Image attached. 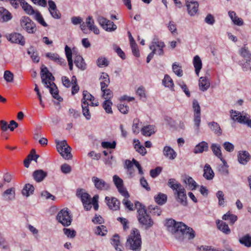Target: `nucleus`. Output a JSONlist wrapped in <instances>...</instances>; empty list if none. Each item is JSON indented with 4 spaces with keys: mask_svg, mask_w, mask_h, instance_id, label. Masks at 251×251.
<instances>
[{
    "mask_svg": "<svg viewBox=\"0 0 251 251\" xmlns=\"http://www.w3.org/2000/svg\"><path fill=\"white\" fill-rule=\"evenodd\" d=\"M133 142L134 143V148L136 149V151L142 155H145L147 153L146 149L144 146L140 144L139 141L134 139Z\"/></svg>",
    "mask_w": 251,
    "mask_h": 251,
    "instance_id": "43",
    "label": "nucleus"
},
{
    "mask_svg": "<svg viewBox=\"0 0 251 251\" xmlns=\"http://www.w3.org/2000/svg\"><path fill=\"white\" fill-rule=\"evenodd\" d=\"M83 98L81 100V103H88L87 100L91 101L90 105L97 106L99 105V102L97 101H95V98L90 93H89L87 91L84 90L83 92Z\"/></svg>",
    "mask_w": 251,
    "mask_h": 251,
    "instance_id": "14",
    "label": "nucleus"
},
{
    "mask_svg": "<svg viewBox=\"0 0 251 251\" xmlns=\"http://www.w3.org/2000/svg\"><path fill=\"white\" fill-rule=\"evenodd\" d=\"M109 208L113 210H117L120 208V201L116 198L112 197L111 199L108 197L105 198Z\"/></svg>",
    "mask_w": 251,
    "mask_h": 251,
    "instance_id": "17",
    "label": "nucleus"
},
{
    "mask_svg": "<svg viewBox=\"0 0 251 251\" xmlns=\"http://www.w3.org/2000/svg\"><path fill=\"white\" fill-rule=\"evenodd\" d=\"M185 182L189 186L190 189L193 190L196 188L197 183L191 177H187L185 180Z\"/></svg>",
    "mask_w": 251,
    "mask_h": 251,
    "instance_id": "54",
    "label": "nucleus"
},
{
    "mask_svg": "<svg viewBox=\"0 0 251 251\" xmlns=\"http://www.w3.org/2000/svg\"><path fill=\"white\" fill-rule=\"evenodd\" d=\"M116 146V142L115 141L112 142H102L101 143V146L104 149H115Z\"/></svg>",
    "mask_w": 251,
    "mask_h": 251,
    "instance_id": "60",
    "label": "nucleus"
},
{
    "mask_svg": "<svg viewBox=\"0 0 251 251\" xmlns=\"http://www.w3.org/2000/svg\"><path fill=\"white\" fill-rule=\"evenodd\" d=\"M186 4L189 14L191 16L195 15L198 11V2L194 0H186Z\"/></svg>",
    "mask_w": 251,
    "mask_h": 251,
    "instance_id": "12",
    "label": "nucleus"
},
{
    "mask_svg": "<svg viewBox=\"0 0 251 251\" xmlns=\"http://www.w3.org/2000/svg\"><path fill=\"white\" fill-rule=\"evenodd\" d=\"M223 165L218 167L219 172L222 175H226L228 174V165L225 160V162H223Z\"/></svg>",
    "mask_w": 251,
    "mask_h": 251,
    "instance_id": "56",
    "label": "nucleus"
},
{
    "mask_svg": "<svg viewBox=\"0 0 251 251\" xmlns=\"http://www.w3.org/2000/svg\"><path fill=\"white\" fill-rule=\"evenodd\" d=\"M85 23L90 30L93 31L96 34H99V29L95 25L94 20L92 16H89L86 18Z\"/></svg>",
    "mask_w": 251,
    "mask_h": 251,
    "instance_id": "22",
    "label": "nucleus"
},
{
    "mask_svg": "<svg viewBox=\"0 0 251 251\" xmlns=\"http://www.w3.org/2000/svg\"><path fill=\"white\" fill-rule=\"evenodd\" d=\"M27 53L30 55L32 61L35 63H38L39 61L40 58L38 53L32 48H30L27 51Z\"/></svg>",
    "mask_w": 251,
    "mask_h": 251,
    "instance_id": "50",
    "label": "nucleus"
},
{
    "mask_svg": "<svg viewBox=\"0 0 251 251\" xmlns=\"http://www.w3.org/2000/svg\"><path fill=\"white\" fill-rule=\"evenodd\" d=\"M172 69L174 73L178 76H181L183 75V71L181 67L176 63H174L172 65Z\"/></svg>",
    "mask_w": 251,
    "mask_h": 251,
    "instance_id": "52",
    "label": "nucleus"
},
{
    "mask_svg": "<svg viewBox=\"0 0 251 251\" xmlns=\"http://www.w3.org/2000/svg\"><path fill=\"white\" fill-rule=\"evenodd\" d=\"M107 232L106 227L103 226H99L95 229V233L98 235L105 236Z\"/></svg>",
    "mask_w": 251,
    "mask_h": 251,
    "instance_id": "49",
    "label": "nucleus"
},
{
    "mask_svg": "<svg viewBox=\"0 0 251 251\" xmlns=\"http://www.w3.org/2000/svg\"><path fill=\"white\" fill-rule=\"evenodd\" d=\"M2 196L6 201H11L15 198V189L11 188L5 190L2 194Z\"/></svg>",
    "mask_w": 251,
    "mask_h": 251,
    "instance_id": "38",
    "label": "nucleus"
},
{
    "mask_svg": "<svg viewBox=\"0 0 251 251\" xmlns=\"http://www.w3.org/2000/svg\"><path fill=\"white\" fill-rule=\"evenodd\" d=\"M47 176V172L42 170H36L33 173V177L34 180L38 182L43 181Z\"/></svg>",
    "mask_w": 251,
    "mask_h": 251,
    "instance_id": "26",
    "label": "nucleus"
},
{
    "mask_svg": "<svg viewBox=\"0 0 251 251\" xmlns=\"http://www.w3.org/2000/svg\"><path fill=\"white\" fill-rule=\"evenodd\" d=\"M165 226L168 231L174 234H181L188 236L189 239L195 237V231L193 229L181 222L176 223L174 220L170 219L166 220Z\"/></svg>",
    "mask_w": 251,
    "mask_h": 251,
    "instance_id": "1",
    "label": "nucleus"
},
{
    "mask_svg": "<svg viewBox=\"0 0 251 251\" xmlns=\"http://www.w3.org/2000/svg\"><path fill=\"white\" fill-rule=\"evenodd\" d=\"M97 21L100 26L107 31L112 32L117 29V25L113 22L101 16H98Z\"/></svg>",
    "mask_w": 251,
    "mask_h": 251,
    "instance_id": "9",
    "label": "nucleus"
},
{
    "mask_svg": "<svg viewBox=\"0 0 251 251\" xmlns=\"http://www.w3.org/2000/svg\"><path fill=\"white\" fill-rule=\"evenodd\" d=\"M193 109L194 111V115H201V107L196 100L193 101Z\"/></svg>",
    "mask_w": 251,
    "mask_h": 251,
    "instance_id": "59",
    "label": "nucleus"
},
{
    "mask_svg": "<svg viewBox=\"0 0 251 251\" xmlns=\"http://www.w3.org/2000/svg\"><path fill=\"white\" fill-rule=\"evenodd\" d=\"M74 63L75 66L79 69L84 70L86 69V64L84 61V59L80 55H77L75 57Z\"/></svg>",
    "mask_w": 251,
    "mask_h": 251,
    "instance_id": "39",
    "label": "nucleus"
},
{
    "mask_svg": "<svg viewBox=\"0 0 251 251\" xmlns=\"http://www.w3.org/2000/svg\"><path fill=\"white\" fill-rule=\"evenodd\" d=\"M208 125L210 129L217 135L220 136L222 134V130L217 123L215 122H209Z\"/></svg>",
    "mask_w": 251,
    "mask_h": 251,
    "instance_id": "32",
    "label": "nucleus"
},
{
    "mask_svg": "<svg viewBox=\"0 0 251 251\" xmlns=\"http://www.w3.org/2000/svg\"><path fill=\"white\" fill-rule=\"evenodd\" d=\"M228 14V16L234 25L238 26H242L244 25V22L243 20L241 18H239L236 15V14L234 11H229Z\"/></svg>",
    "mask_w": 251,
    "mask_h": 251,
    "instance_id": "29",
    "label": "nucleus"
},
{
    "mask_svg": "<svg viewBox=\"0 0 251 251\" xmlns=\"http://www.w3.org/2000/svg\"><path fill=\"white\" fill-rule=\"evenodd\" d=\"M208 150V143L205 141H202L196 146L193 152L196 153H202L203 151H207Z\"/></svg>",
    "mask_w": 251,
    "mask_h": 251,
    "instance_id": "25",
    "label": "nucleus"
},
{
    "mask_svg": "<svg viewBox=\"0 0 251 251\" xmlns=\"http://www.w3.org/2000/svg\"><path fill=\"white\" fill-rule=\"evenodd\" d=\"M217 226L218 229L226 234H230L231 231L228 226L224 222L218 220L217 222Z\"/></svg>",
    "mask_w": 251,
    "mask_h": 251,
    "instance_id": "33",
    "label": "nucleus"
},
{
    "mask_svg": "<svg viewBox=\"0 0 251 251\" xmlns=\"http://www.w3.org/2000/svg\"><path fill=\"white\" fill-rule=\"evenodd\" d=\"M12 18L11 14L5 8L0 7V22H6Z\"/></svg>",
    "mask_w": 251,
    "mask_h": 251,
    "instance_id": "21",
    "label": "nucleus"
},
{
    "mask_svg": "<svg viewBox=\"0 0 251 251\" xmlns=\"http://www.w3.org/2000/svg\"><path fill=\"white\" fill-rule=\"evenodd\" d=\"M113 180L120 194L124 197L129 198V195L126 188L124 186L123 180L117 175L113 176Z\"/></svg>",
    "mask_w": 251,
    "mask_h": 251,
    "instance_id": "10",
    "label": "nucleus"
},
{
    "mask_svg": "<svg viewBox=\"0 0 251 251\" xmlns=\"http://www.w3.org/2000/svg\"><path fill=\"white\" fill-rule=\"evenodd\" d=\"M76 195L81 199L84 209L86 210H90L92 208L91 196L83 189H77Z\"/></svg>",
    "mask_w": 251,
    "mask_h": 251,
    "instance_id": "5",
    "label": "nucleus"
},
{
    "mask_svg": "<svg viewBox=\"0 0 251 251\" xmlns=\"http://www.w3.org/2000/svg\"><path fill=\"white\" fill-rule=\"evenodd\" d=\"M225 150L228 152H232L234 150V146L229 142H225L223 144Z\"/></svg>",
    "mask_w": 251,
    "mask_h": 251,
    "instance_id": "64",
    "label": "nucleus"
},
{
    "mask_svg": "<svg viewBox=\"0 0 251 251\" xmlns=\"http://www.w3.org/2000/svg\"><path fill=\"white\" fill-rule=\"evenodd\" d=\"M41 75L42 82L44 84H47V82L49 80H54V77L46 67L41 69Z\"/></svg>",
    "mask_w": 251,
    "mask_h": 251,
    "instance_id": "18",
    "label": "nucleus"
},
{
    "mask_svg": "<svg viewBox=\"0 0 251 251\" xmlns=\"http://www.w3.org/2000/svg\"><path fill=\"white\" fill-rule=\"evenodd\" d=\"M112 102L110 100H106L104 101L102 103V107L105 110V112L108 114H112L113 111L112 110Z\"/></svg>",
    "mask_w": 251,
    "mask_h": 251,
    "instance_id": "46",
    "label": "nucleus"
},
{
    "mask_svg": "<svg viewBox=\"0 0 251 251\" xmlns=\"http://www.w3.org/2000/svg\"><path fill=\"white\" fill-rule=\"evenodd\" d=\"M141 132L143 135L150 136L155 133V127L153 125L144 126L142 128Z\"/></svg>",
    "mask_w": 251,
    "mask_h": 251,
    "instance_id": "34",
    "label": "nucleus"
},
{
    "mask_svg": "<svg viewBox=\"0 0 251 251\" xmlns=\"http://www.w3.org/2000/svg\"><path fill=\"white\" fill-rule=\"evenodd\" d=\"M34 191V187L30 184H26L22 190V194L26 197L32 194Z\"/></svg>",
    "mask_w": 251,
    "mask_h": 251,
    "instance_id": "42",
    "label": "nucleus"
},
{
    "mask_svg": "<svg viewBox=\"0 0 251 251\" xmlns=\"http://www.w3.org/2000/svg\"><path fill=\"white\" fill-rule=\"evenodd\" d=\"M251 156L247 151H242L238 152V160L239 162L243 165H246L250 160Z\"/></svg>",
    "mask_w": 251,
    "mask_h": 251,
    "instance_id": "16",
    "label": "nucleus"
},
{
    "mask_svg": "<svg viewBox=\"0 0 251 251\" xmlns=\"http://www.w3.org/2000/svg\"><path fill=\"white\" fill-rule=\"evenodd\" d=\"M216 197L218 199V203L220 206H224L225 201L224 194L222 191H218L216 193Z\"/></svg>",
    "mask_w": 251,
    "mask_h": 251,
    "instance_id": "57",
    "label": "nucleus"
},
{
    "mask_svg": "<svg viewBox=\"0 0 251 251\" xmlns=\"http://www.w3.org/2000/svg\"><path fill=\"white\" fill-rule=\"evenodd\" d=\"M51 80H49L47 82V84H45L46 86L50 89V92L54 99L59 101H62L63 99L58 95V90L56 86L53 82H51Z\"/></svg>",
    "mask_w": 251,
    "mask_h": 251,
    "instance_id": "13",
    "label": "nucleus"
},
{
    "mask_svg": "<svg viewBox=\"0 0 251 251\" xmlns=\"http://www.w3.org/2000/svg\"><path fill=\"white\" fill-rule=\"evenodd\" d=\"M138 213L137 218L139 222L146 226V228L151 227L153 224V221L147 214L145 206L139 201H136Z\"/></svg>",
    "mask_w": 251,
    "mask_h": 251,
    "instance_id": "2",
    "label": "nucleus"
},
{
    "mask_svg": "<svg viewBox=\"0 0 251 251\" xmlns=\"http://www.w3.org/2000/svg\"><path fill=\"white\" fill-rule=\"evenodd\" d=\"M164 47V42L159 40L157 38H154L150 46V49L152 50V51L148 55L147 62L149 63L155 53L159 55H162L164 54L163 48Z\"/></svg>",
    "mask_w": 251,
    "mask_h": 251,
    "instance_id": "4",
    "label": "nucleus"
},
{
    "mask_svg": "<svg viewBox=\"0 0 251 251\" xmlns=\"http://www.w3.org/2000/svg\"><path fill=\"white\" fill-rule=\"evenodd\" d=\"M163 155L170 160H174L176 157V152L170 146H165L163 151Z\"/></svg>",
    "mask_w": 251,
    "mask_h": 251,
    "instance_id": "20",
    "label": "nucleus"
},
{
    "mask_svg": "<svg viewBox=\"0 0 251 251\" xmlns=\"http://www.w3.org/2000/svg\"><path fill=\"white\" fill-rule=\"evenodd\" d=\"M3 77L7 82H12L14 80V75L10 71H5L4 73Z\"/></svg>",
    "mask_w": 251,
    "mask_h": 251,
    "instance_id": "55",
    "label": "nucleus"
},
{
    "mask_svg": "<svg viewBox=\"0 0 251 251\" xmlns=\"http://www.w3.org/2000/svg\"><path fill=\"white\" fill-rule=\"evenodd\" d=\"M162 83L165 87H169L170 88H173L174 82L171 77L168 75H165L164 79L162 80Z\"/></svg>",
    "mask_w": 251,
    "mask_h": 251,
    "instance_id": "47",
    "label": "nucleus"
},
{
    "mask_svg": "<svg viewBox=\"0 0 251 251\" xmlns=\"http://www.w3.org/2000/svg\"><path fill=\"white\" fill-rule=\"evenodd\" d=\"M81 106L82 109L83 115L87 120H90L91 116L89 109L88 103H81Z\"/></svg>",
    "mask_w": 251,
    "mask_h": 251,
    "instance_id": "45",
    "label": "nucleus"
},
{
    "mask_svg": "<svg viewBox=\"0 0 251 251\" xmlns=\"http://www.w3.org/2000/svg\"><path fill=\"white\" fill-rule=\"evenodd\" d=\"M130 44L132 50V52L134 55L136 57H139L140 56V53L137 45L136 44V42H134Z\"/></svg>",
    "mask_w": 251,
    "mask_h": 251,
    "instance_id": "63",
    "label": "nucleus"
},
{
    "mask_svg": "<svg viewBox=\"0 0 251 251\" xmlns=\"http://www.w3.org/2000/svg\"><path fill=\"white\" fill-rule=\"evenodd\" d=\"M203 177L207 180H211L214 176V173L210 166L206 164L203 169Z\"/></svg>",
    "mask_w": 251,
    "mask_h": 251,
    "instance_id": "30",
    "label": "nucleus"
},
{
    "mask_svg": "<svg viewBox=\"0 0 251 251\" xmlns=\"http://www.w3.org/2000/svg\"><path fill=\"white\" fill-rule=\"evenodd\" d=\"M21 26L27 33L33 34L36 31L35 24L27 16H23L20 20Z\"/></svg>",
    "mask_w": 251,
    "mask_h": 251,
    "instance_id": "7",
    "label": "nucleus"
},
{
    "mask_svg": "<svg viewBox=\"0 0 251 251\" xmlns=\"http://www.w3.org/2000/svg\"><path fill=\"white\" fill-rule=\"evenodd\" d=\"M140 124L141 123H140V121L138 119L136 118L133 120L132 129L133 132L135 134H137L139 133Z\"/></svg>",
    "mask_w": 251,
    "mask_h": 251,
    "instance_id": "53",
    "label": "nucleus"
},
{
    "mask_svg": "<svg viewBox=\"0 0 251 251\" xmlns=\"http://www.w3.org/2000/svg\"><path fill=\"white\" fill-rule=\"evenodd\" d=\"M142 241L139 231L134 229L128 236L126 246L133 251H140Z\"/></svg>",
    "mask_w": 251,
    "mask_h": 251,
    "instance_id": "3",
    "label": "nucleus"
},
{
    "mask_svg": "<svg viewBox=\"0 0 251 251\" xmlns=\"http://www.w3.org/2000/svg\"><path fill=\"white\" fill-rule=\"evenodd\" d=\"M92 181L93 182L95 187L100 190H107L109 189V185L104 180L100 179L97 176H93Z\"/></svg>",
    "mask_w": 251,
    "mask_h": 251,
    "instance_id": "11",
    "label": "nucleus"
},
{
    "mask_svg": "<svg viewBox=\"0 0 251 251\" xmlns=\"http://www.w3.org/2000/svg\"><path fill=\"white\" fill-rule=\"evenodd\" d=\"M155 202L159 205H163L166 203L167 196L166 194L159 193L154 197Z\"/></svg>",
    "mask_w": 251,
    "mask_h": 251,
    "instance_id": "41",
    "label": "nucleus"
},
{
    "mask_svg": "<svg viewBox=\"0 0 251 251\" xmlns=\"http://www.w3.org/2000/svg\"><path fill=\"white\" fill-rule=\"evenodd\" d=\"M239 243L247 248L251 247V236L249 234H247L239 239Z\"/></svg>",
    "mask_w": 251,
    "mask_h": 251,
    "instance_id": "37",
    "label": "nucleus"
},
{
    "mask_svg": "<svg viewBox=\"0 0 251 251\" xmlns=\"http://www.w3.org/2000/svg\"><path fill=\"white\" fill-rule=\"evenodd\" d=\"M64 233L68 237L70 238H74L76 235V232L74 229L70 228H64L63 229Z\"/></svg>",
    "mask_w": 251,
    "mask_h": 251,
    "instance_id": "58",
    "label": "nucleus"
},
{
    "mask_svg": "<svg viewBox=\"0 0 251 251\" xmlns=\"http://www.w3.org/2000/svg\"><path fill=\"white\" fill-rule=\"evenodd\" d=\"M174 194L176 195L177 201L180 202L183 205L187 204L186 191L184 187L178 190L177 192H174Z\"/></svg>",
    "mask_w": 251,
    "mask_h": 251,
    "instance_id": "15",
    "label": "nucleus"
},
{
    "mask_svg": "<svg viewBox=\"0 0 251 251\" xmlns=\"http://www.w3.org/2000/svg\"><path fill=\"white\" fill-rule=\"evenodd\" d=\"M9 40L12 43L20 44L24 46L25 44V41L23 36L18 33H14L10 35Z\"/></svg>",
    "mask_w": 251,
    "mask_h": 251,
    "instance_id": "19",
    "label": "nucleus"
},
{
    "mask_svg": "<svg viewBox=\"0 0 251 251\" xmlns=\"http://www.w3.org/2000/svg\"><path fill=\"white\" fill-rule=\"evenodd\" d=\"M56 148L58 151L65 159H69L72 157L71 153V148L68 146L66 141L57 142Z\"/></svg>",
    "mask_w": 251,
    "mask_h": 251,
    "instance_id": "8",
    "label": "nucleus"
},
{
    "mask_svg": "<svg viewBox=\"0 0 251 251\" xmlns=\"http://www.w3.org/2000/svg\"><path fill=\"white\" fill-rule=\"evenodd\" d=\"M97 65L100 67L107 66L108 65V61L105 57H100L97 60Z\"/></svg>",
    "mask_w": 251,
    "mask_h": 251,
    "instance_id": "61",
    "label": "nucleus"
},
{
    "mask_svg": "<svg viewBox=\"0 0 251 251\" xmlns=\"http://www.w3.org/2000/svg\"><path fill=\"white\" fill-rule=\"evenodd\" d=\"M20 5L24 10V11L28 15H34L36 11H35L32 7L26 2L25 0L20 1Z\"/></svg>",
    "mask_w": 251,
    "mask_h": 251,
    "instance_id": "27",
    "label": "nucleus"
},
{
    "mask_svg": "<svg viewBox=\"0 0 251 251\" xmlns=\"http://www.w3.org/2000/svg\"><path fill=\"white\" fill-rule=\"evenodd\" d=\"M193 63L195 69L196 74L198 76L202 68V61L200 56L198 55L195 56L193 58Z\"/></svg>",
    "mask_w": 251,
    "mask_h": 251,
    "instance_id": "31",
    "label": "nucleus"
},
{
    "mask_svg": "<svg viewBox=\"0 0 251 251\" xmlns=\"http://www.w3.org/2000/svg\"><path fill=\"white\" fill-rule=\"evenodd\" d=\"M100 79H102L100 82L101 89L107 88L110 83V80L108 74L105 73H102Z\"/></svg>",
    "mask_w": 251,
    "mask_h": 251,
    "instance_id": "40",
    "label": "nucleus"
},
{
    "mask_svg": "<svg viewBox=\"0 0 251 251\" xmlns=\"http://www.w3.org/2000/svg\"><path fill=\"white\" fill-rule=\"evenodd\" d=\"M199 85L200 89L204 92L206 91L210 87V83L207 77H201L199 79Z\"/></svg>",
    "mask_w": 251,
    "mask_h": 251,
    "instance_id": "24",
    "label": "nucleus"
},
{
    "mask_svg": "<svg viewBox=\"0 0 251 251\" xmlns=\"http://www.w3.org/2000/svg\"><path fill=\"white\" fill-rule=\"evenodd\" d=\"M56 220L64 226H69L72 223V219L68 208L61 210L56 216Z\"/></svg>",
    "mask_w": 251,
    "mask_h": 251,
    "instance_id": "6",
    "label": "nucleus"
},
{
    "mask_svg": "<svg viewBox=\"0 0 251 251\" xmlns=\"http://www.w3.org/2000/svg\"><path fill=\"white\" fill-rule=\"evenodd\" d=\"M168 185L175 192H177L178 190H180V188L183 187L180 183L178 182L174 178H170L169 179Z\"/></svg>",
    "mask_w": 251,
    "mask_h": 251,
    "instance_id": "36",
    "label": "nucleus"
},
{
    "mask_svg": "<svg viewBox=\"0 0 251 251\" xmlns=\"http://www.w3.org/2000/svg\"><path fill=\"white\" fill-rule=\"evenodd\" d=\"M111 244L117 251H122V246L120 241V237L118 234H115L111 239Z\"/></svg>",
    "mask_w": 251,
    "mask_h": 251,
    "instance_id": "35",
    "label": "nucleus"
},
{
    "mask_svg": "<svg viewBox=\"0 0 251 251\" xmlns=\"http://www.w3.org/2000/svg\"><path fill=\"white\" fill-rule=\"evenodd\" d=\"M34 19L42 26L44 27H47L48 26V25L44 21L42 15L38 11H36V13L34 14Z\"/></svg>",
    "mask_w": 251,
    "mask_h": 251,
    "instance_id": "51",
    "label": "nucleus"
},
{
    "mask_svg": "<svg viewBox=\"0 0 251 251\" xmlns=\"http://www.w3.org/2000/svg\"><path fill=\"white\" fill-rule=\"evenodd\" d=\"M128 198L125 197L124 199L123 200V203L125 205L126 208L128 209L129 210L133 211L135 209H137V206H136V202L135 204H133L130 201L128 200Z\"/></svg>",
    "mask_w": 251,
    "mask_h": 251,
    "instance_id": "44",
    "label": "nucleus"
},
{
    "mask_svg": "<svg viewBox=\"0 0 251 251\" xmlns=\"http://www.w3.org/2000/svg\"><path fill=\"white\" fill-rule=\"evenodd\" d=\"M149 209L151 213L154 215L159 216L161 213V210L160 208L158 206H150Z\"/></svg>",
    "mask_w": 251,
    "mask_h": 251,
    "instance_id": "62",
    "label": "nucleus"
},
{
    "mask_svg": "<svg viewBox=\"0 0 251 251\" xmlns=\"http://www.w3.org/2000/svg\"><path fill=\"white\" fill-rule=\"evenodd\" d=\"M46 56L47 57L60 65L65 63V59L61 58L56 53L48 52L46 53Z\"/></svg>",
    "mask_w": 251,
    "mask_h": 251,
    "instance_id": "23",
    "label": "nucleus"
},
{
    "mask_svg": "<svg viewBox=\"0 0 251 251\" xmlns=\"http://www.w3.org/2000/svg\"><path fill=\"white\" fill-rule=\"evenodd\" d=\"M102 95V97L105 99V100H110L113 98V94L111 90H110L109 89H107V88H103L102 89H101Z\"/></svg>",
    "mask_w": 251,
    "mask_h": 251,
    "instance_id": "48",
    "label": "nucleus"
},
{
    "mask_svg": "<svg viewBox=\"0 0 251 251\" xmlns=\"http://www.w3.org/2000/svg\"><path fill=\"white\" fill-rule=\"evenodd\" d=\"M211 149L215 156L218 157L222 162H225V159L223 157L221 152V147L220 145L213 143L211 146Z\"/></svg>",
    "mask_w": 251,
    "mask_h": 251,
    "instance_id": "28",
    "label": "nucleus"
}]
</instances>
